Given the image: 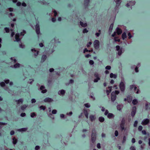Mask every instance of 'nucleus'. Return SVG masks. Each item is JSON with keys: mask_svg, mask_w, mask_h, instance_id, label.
Returning <instances> with one entry per match:
<instances>
[{"mask_svg": "<svg viewBox=\"0 0 150 150\" xmlns=\"http://www.w3.org/2000/svg\"><path fill=\"white\" fill-rule=\"evenodd\" d=\"M40 108L41 110H44L45 109V107L43 105H41L40 107Z\"/></svg>", "mask_w": 150, "mask_h": 150, "instance_id": "nucleus-45", "label": "nucleus"}, {"mask_svg": "<svg viewBox=\"0 0 150 150\" xmlns=\"http://www.w3.org/2000/svg\"><path fill=\"white\" fill-rule=\"evenodd\" d=\"M57 111L55 110H53L52 111V113L53 114H55L56 113Z\"/></svg>", "mask_w": 150, "mask_h": 150, "instance_id": "nucleus-59", "label": "nucleus"}, {"mask_svg": "<svg viewBox=\"0 0 150 150\" xmlns=\"http://www.w3.org/2000/svg\"><path fill=\"white\" fill-rule=\"evenodd\" d=\"M89 64L90 65H92L94 64V62L92 60H90L89 62Z\"/></svg>", "mask_w": 150, "mask_h": 150, "instance_id": "nucleus-56", "label": "nucleus"}, {"mask_svg": "<svg viewBox=\"0 0 150 150\" xmlns=\"http://www.w3.org/2000/svg\"><path fill=\"white\" fill-rule=\"evenodd\" d=\"M100 79V78H97L96 79H94V82H98L99 80Z\"/></svg>", "mask_w": 150, "mask_h": 150, "instance_id": "nucleus-48", "label": "nucleus"}, {"mask_svg": "<svg viewBox=\"0 0 150 150\" xmlns=\"http://www.w3.org/2000/svg\"><path fill=\"white\" fill-rule=\"evenodd\" d=\"M4 30L7 33H8L10 31V30L9 28L6 27L4 28Z\"/></svg>", "mask_w": 150, "mask_h": 150, "instance_id": "nucleus-42", "label": "nucleus"}, {"mask_svg": "<svg viewBox=\"0 0 150 150\" xmlns=\"http://www.w3.org/2000/svg\"><path fill=\"white\" fill-rule=\"evenodd\" d=\"M26 32L25 30H23V31L21 32L20 34V35L21 36H22L23 37L25 34H26Z\"/></svg>", "mask_w": 150, "mask_h": 150, "instance_id": "nucleus-28", "label": "nucleus"}, {"mask_svg": "<svg viewBox=\"0 0 150 150\" xmlns=\"http://www.w3.org/2000/svg\"><path fill=\"white\" fill-rule=\"evenodd\" d=\"M114 37L113 39L115 42H120V37L117 35H116L114 36H112Z\"/></svg>", "mask_w": 150, "mask_h": 150, "instance_id": "nucleus-14", "label": "nucleus"}, {"mask_svg": "<svg viewBox=\"0 0 150 150\" xmlns=\"http://www.w3.org/2000/svg\"><path fill=\"white\" fill-rule=\"evenodd\" d=\"M52 101L53 100L50 98H46L44 100V101L45 102H50Z\"/></svg>", "mask_w": 150, "mask_h": 150, "instance_id": "nucleus-16", "label": "nucleus"}, {"mask_svg": "<svg viewBox=\"0 0 150 150\" xmlns=\"http://www.w3.org/2000/svg\"><path fill=\"white\" fill-rule=\"evenodd\" d=\"M127 101L128 103H130L132 101V98H130V97L128 96L127 97Z\"/></svg>", "mask_w": 150, "mask_h": 150, "instance_id": "nucleus-40", "label": "nucleus"}, {"mask_svg": "<svg viewBox=\"0 0 150 150\" xmlns=\"http://www.w3.org/2000/svg\"><path fill=\"white\" fill-rule=\"evenodd\" d=\"M99 120L100 122H102L104 121V118L102 117H100L99 118Z\"/></svg>", "mask_w": 150, "mask_h": 150, "instance_id": "nucleus-35", "label": "nucleus"}, {"mask_svg": "<svg viewBox=\"0 0 150 150\" xmlns=\"http://www.w3.org/2000/svg\"><path fill=\"white\" fill-rule=\"evenodd\" d=\"M136 106H134L132 108V111L131 112V115L132 117H134L136 113Z\"/></svg>", "mask_w": 150, "mask_h": 150, "instance_id": "nucleus-13", "label": "nucleus"}, {"mask_svg": "<svg viewBox=\"0 0 150 150\" xmlns=\"http://www.w3.org/2000/svg\"><path fill=\"white\" fill-rule=\"evenodd\" d=\"M113 116V115L112 113H109L108 114V117L109 118H111Z\"/></svg>", "mask_w": 150, "mask_h": 150, "instance_id": "nucleus-39", "label": "nucleus"}, {"mask_svg": "<svg viewBox=\"0 0 150 150\" xmlns=\"http://www.w3.org/2000/svg\"><path fill=\"white\" fill-rule=\"evenodd\" d=\"M88 32V30L86 28L84 29L83 30V33H87Z\"/></svg>", "mask_w": 150, "mask_h": 150, "instance_id": "nucleus-52", "label": "nucleus"}, {"mask_svg": "<svg viewBox=\"0 0 150 150\" xmlns=\"http://www.w3.org/2000/svg\"><path fill=\"white\" fill-rule=\"evenodd\" d=\"M113 93V94H115V95H118L119 93V91L117 90H115V92H112Z\"/></svg>", "mask_w": 150, "mask_h": 150, "instance_id": "nucleus-44", "label": "nucleus"}, {"mask_svg": "<svg viewBox=\"0 0 150 150\" xmlns=\"http://www.w3.org/2000/svg\"><path fill=\"white\" fill-rule=\"evenodd\" d=\"M89 2L90 0H84V4L86 6H88Z\"/></svg>", "mask_w": 150, "mask_h": 150, "instance_id": "nucleus-30", "label": "nucleus"}, {"mask_svg": "<svg viewBox=\"0 0 150 150\" xmlns=\"http://www.w3.org/2000/svg\"><path fill=\"white\" fill-rule=\"evenodd\" d=\"M110 77L111 78H114L116 79L117 77V75L116 74H113L112 73H111L110 75Z\"/></svg>", "mask_w": 150, "mask_h": 150, "instance_id": "nucleus-21", "label": "nucleus"}, {"mask_svg": "<svg viewBox=\"0 0 150 150\" xmlns=\"http://www.w3.org/2000/svg\"><path fill=\"white\" fill-rule=\"evenodd\" d=\"M125 125L124 124H120V127L121 128V131H122L125 128Z\"/></svg>", "mask_w": 150, "mask_h": 150, "instance_id": "nucleus-32", "label": "nucleus"}, {"mask_svg": "<svg viewBox=\"0 0 150 150\" xmlns=\"http://www.w3.org/2000/svg\"><path fill=\"white\" fill-rule=\"evenodd\" d=\"M138 103V101L136 99H134L132 101V103L134 105L137 104Z\"/></svg>", "mask_w": 150, "mask_h": 150, "instance_id": "nucleus-34", "label": "nucleus"}, {"mask_svg": "<svg viewBox=\"0 0 150 150\" xmlns=\"http://www.w3.org/2000/svg\"><path fill=\"white\" fill-rule=\"evenodd\" d=\"M27 107V106L26 105H24L21 106V109L22 110H23L25 109Z\"/></svg>", "mask_w": 150, "mask_h": 150, "instance_id": "nucleus-43", "label": "nucleus"}, {"mask_svg": "<svg viewBox=\"0 0 150 150\" xmlns=\"http://www.w3.org/2000/svg\"><path fill=\"white\" fill-rule=\"evenodd\" d=\"M96 138V131L95 129H93L92 131V133L91 135V141L93 143H94Z\"/></svg>", "mask_w": 150, "mask_h": 150, "instance_id": "nucleus-1", "label": "nucleus"}, {"mask_svg": "<svg viewBox=\"0 0 150 150\" xmlns=\"http://www.w3.org/2000/svg\"><path fill=\"white\" fill-rule=\"evenodd\" d=\"M119 87L121 91L123 92L125 90V86L124 82L122 81H121L119 85Z\"/></svg>", "mask_w": 150, "mask_h": 150, "instance_id": "nucleus-6", "label": "nucleus"}, {"mask_svg": "<svg viewBox=\"0 0 150 150\" xmlns=\"http://www.w3.org/2000/svg\"><path fill=\"white\" fill-rule=\"evenodd\" d=\"M0 86L2 87H4L5 86V83L4 82H1L0 83Z\"/></svg>", "mask_w": 150, "mask_h": 150, "instance_id": "nucleus-41", "label": "nucleus"}, {"mask_svg": "<svg viewBox=\"0 0 150 150\" xmlns=\"http://www.w3.org/2000/svg\"><path fill=\"white\" fill-rule=\"evenodd\" d=\"M115 134L116 137H117L118 135V132L117 130L115 131Z\"/></svg>", "mask_w": 150, "mask_h": 150, "instance_id": "nucleus-54", "label": "nucleus"}, {"mask_svg": "<svg viewBox=\"0 0 150 150\" xmlns=\"http://www.w3.org/2000/svg\"><path fill=\"white\" fill-rule=\"evenodd\" d=\"M79 23L80 25L83 27L85 28L87 26V24L86 23H84L83 22L80 21Z\"/></svg>", "mask_w": 150, "mask_h": 150, "instance_id": "nucleus-18", "label": "nucleus"}, {"mask_svg": "<svg viewBox=\"0 0 150 150\" xmlns=\"http://www.w3.org/2000/svg\"><path fill=\"white\" fill-rule=\"evenodd\" d=\"M27 128H24L18 129V131L19 132H25L27 130Z\"/></svg>", "mask_w": 150, "mask_h": 150, "instance_id": "nucleus-22", "label": "nucleus"}, {"mask_svg": "<svg viewBox=\"0 0 150 150\" xmlns=\"http://www.w3.org/2000/svg\"><path fill=\"white\" fill-rule=\"evenodd\" d=\"M113 24L112 23L110 25V27L109 29V30H110L111 31L112 30L113 27Z\"/></svg>", "mask_w": 150, "mask_h": 150, "instance_id": "nucleus-46", "label": "nucleus"}, {"mask_svg": "<svg viewBox=\"0 0 150 150\" xmlns=\"http://www.w3.org/2000/svg\"><path fill=\"white\" fill-rule=\"evenodd\" d=\"M31 51L33 53L35 57L37 56L39 54V51L36 50L35 48L32 49Z\"/></svg>", "mask_w": 150, "mask_h": 150, "instance_id": "nucleus-12", "label": "nucleus"}, {"mask_svg": "<svg viewBox=\"0 0 150 150\" xmlns=\"http://www.w3.org/2000/svg\"><path fill=\"white\" fill-rule=\"evenodd\" d=\"M12 139L13 140V144L14 145L16 144L17 142V139L15 137L13 138Z\"/></svg>", "mask_w": 150, "mask_h": 150, "instance_id": "nucleus-29", "label": "nucleus"}, {"mask_svg": "<svg viewBox=\"0 0 150 150\" xmlns=\"http://www.w3.org/2000/svg\"><path fill=\"white\" fill-rule=\"evenodd\" d=\"M90 118L91 121L93 122L94 120L96 119L95 116L93 115H91L90 116Z\"/></svg>", "mask_w": 150, "mask_h": 150, "instance_id": "nucleus-20", "label": "nucleus"}, {"mask_svg": "<svg viewBox=\"0 0 150 150\" xmlns=\"http://www.w3.org/2000/svg\"><path fill=\"white\" fill-rule=\"evenodd\" d=\"M89 52L90 53L93 52L94 54H95V52H93V48H91L89 50H88L86 48H85L83 51V53H85L86 52Z\"/></svg>", "mask_w": 150, "mask_h": 150, "instance_id": "nucleus-10", "label": "nucleus"}, {"mask_svg": "<svg viewBox=\"0 0 150 150\" xmlns=\"http://www.w3.org/2000/svg\"><path fill=\"white\" fill-rule=\"evenodd\" d=\"M22 38V37L21 36L19 33H17L15 35L16 41L17 42H21V40Z\"/></svg>", "mask_w": 150, "mask_h": 150, "instance_id": "nucleus-4", "label": "nucleus"}, {"mask_svg": "<svg viewBox=\"0 0 150 150\" xmlns=\"http://www.w3.org/2000/svg\"><path fill=\"white\" fill-rule=\"evenodd\" d=\"M150 122V120L148 118L144 119L142 122L141 124L143 125H147Z\"/></svg>", "mask_w": 150, "mask_h": 150, "instance_id": "nucleus-9", "label": "nucleus"}, {"mask_svg": "<svg viewBox=\"0 0 150 150\" xmlns=\"http://www.w3.org/2000/svg\"><path fill=\"white\" fill-rule=\"evenodd\" d=\"M122 33V29L119 28H117L116 30L112 35V36H114L116 35H120Z\"/></svg>", "mask_w": 150, "mask_h": 150, "instance_id": "nucleus-2", "label": "nucleus"}, {"mask_svg": "<svg viewBox=\"0 0 150 150\" xmlns=\"http://www.w3.org/2000/svg\"><path fill=\"white\" fill-rule=\"evenodd\" d=\"M13 9L12 8H9L8 9V10L10 11H13Z\"/></svg>", "mask_w": 150, "mask_h": 150, "instance_id": "nucleus-62", "label": "nucleus"}, {"mask_svg": "<svg viewBox=\"0 0 150 150\" xmlns=\"http://www.w3.org/2000/svg\"><path fill=\"white\" fill-rule=\"evenodd\" d=\"M142 128H143L142 127L141 125H140L139 126V127L138 128V129L139 131H141L142 130Z\"/></svg>", "mask_w": 150, "mask_h": 150, "instance_id": "nucleus-51", "label": "nucleus"}, {"mask_svg": "<svg viewBox=\"0 0 150 150\" xmlns=\"http://www.w3.org/2000/svg\"><path fill=\"white\" fill-rule=\"evenodd\" d=\"M126 141V137L125 136H124L123 137L122 143H124Z\"/></svg>", "mask_w": 150, "mask_h": 150, "instance_id": "nucleus-49", "label": "nucleus"}, {"mask_svg": "<svg viewBox=\"0 0 150 150\" xmlns=\"http://www.w3.org/2000/svg\"><path fill=\"white\" fill-rule=\"evenodd\" d=\"M101 34V30H98V33H96L95 34L96 35L97 37H98L100 34Z\"/></svg>", "mask_w": 150, "mask_h": 150, "instance_id": "nucleus-37", "label": "nucleus"}, {"mask_svg": "<svg viewBox=\"0 0 150 150\" xmlns=\"http://www.w3.org/2000/svg\"><path fill=\"white\" fill-rule=\"evenodd\" d=\"M92 44V42L91 40V41L88 42V43L87 44L86 47L88 48L90 47Z\"/></svg>", "mask_w": 150, "mask_h": 150, "instance_id": "nucleus-36", "label": "nucleus"}, {"mask_svg": "<svg viewBox=\"0 0 150 150\" xmlns=\"http://www.w3.org/2000/svg\"><path fill=\"white\" fill-rule=\"evenodd\" d=\"M116 51H118L117 53L118 55L119 56H120L122 53V48H120L119 45L116 46Z\"/></svg>", "mask_w": 150, "mask_h": 150, "instance_id": "nucleus-5", "label": "nucleus"}, {"mask_svg": "<svg viewBox=\"0 0 150 150\" xmlns=\"http://www.w3.org/2000/svg\"><path fill=\"white\" fill-rule=\"evenodd\" d=\"M20 47L22 48H24L25 47V45L23 44L22 43L20 44L19 45Z\"/></svg>", "mask_w": 150, "mask_h": 150, "instance_id": "nucleus-61", "label": "nucleus"}, {"mask_svg": "<svg viewBox=\"0 0 150 150\" xmlns=\"http://www.w3.org/2000/svg\"><path fill=\"white\" fill-rule=\"evenodd\" d=\"M85 106L86 107L88 108L90 107V105H89V104L88 103H86L84 104Z\"/></svg>", "mask_w": 150, "mask_h": 150, "instance_id": "nucleus-55", "label": "nucleus"}, {"mask_svg": "<svg viewBox=\"0 0 150 150\" xmlns=\"http://www.w3.org/2000/svg\"><path fill=\"white\" fill-rule=\"evenodd\" d=\"M11 59L12 60V62L15 64L13 66H20V64L17 63V60L15 57H12L11 58Z\"/></svg>", "mask_w": 150, "mask_h": 150, "instance_id": "nucleus-8", "label": "nucleus"}, {"mask_svg": "<svg viewBox=\"0 0 150 150\" xmlns=\"http://www.w3.org/2000/svg\"><path fill=\"white\" fill-rule=\"evenodd\" d=\"M138 123V121L137 120H136L134 122V126L135 127H137V125Z\"/></svg>", "mask_w": 150, "mask_h": 150, "instance_id": "nucleus-47", "label": "nucleus"}, {"mask_svg": "<svg viewBox=\"0 0 150 150\" xmlns=\"http://www.w3.org/2000/svg\"><path fill=\"white\" fill-rule=\"evenodd\" d=\"M130 150H135L136 149L135 147L134 146H131L130 147Z\"/></svg>", "mask_w": 150, "mask_h": 150, "instance_id": "nucleus-58", "label": "nucleus"}, {"mask_svg": "<svg viewBox=\"0 0 150 150\" xmlns=\"http://www.w3.org/2000/svg\"><path fill=\"white\" fill-rule=\"evenodd\" d=\"M117 4H120L121 3V0H114Z\"/></svg>", "mask_w": 150, "mask_h": 150, "instance_id": "nucleus-38", "label": "nucleus"}, {"mask_svg": "<svg viewBox=\"0 0 150 150\" xmlns=\"http://www.w3.org/2000/svg\"><path fill=\"white\" fill-rule=\"evenodd\" d=\"M97 147L98 149H100L101 147L100 146V143H98L97 144Z\"/></svg>", "mask_w": 150, "mask_h": 150, "instance_id": "nucleus-60", "label": "nucleus"}, {"mask_svg": "<svg viewBox=\"0 0 150 150\" xmlns=\"http://www.w3.org/2000/svg\"><path fill=\"white\" fill-rule=\"evenodd\" d=\"M111 98L112 101L114 102L116 98V96L115 94H113V92L111 94Z\"/></svg>", "mask_w": 150, "mask_h": 150, "instance_id": "nucleus-15", "label": "nucleus"}, {"mask_svg": "<svg viewBox=\"0 0 150 150\" xmlns=\"http://www.w3.org/2000/svg\"><path fill=\"white\" fill-rule=\"evenodd\" d=\"M122 38L123 40L127 38V35L124 32L122 35Z\"/></svg>", "mask_w": 150, "mask_h": 150, "instance_id": "nucleus-27", "label": "nucleus"}, {"mask_svg": "<svg viewBox=\"0 0 150 150\" xmlns=\"http://www.w3.org/2000/svg\"><path fill=\"white\" fill-rule=\"evenodd\" d=\"M16 102H17L18 104H19L20 103H22L23 102V100L21 98L19 99L18 100H16Z\"/></svg>", "mask_w": 150, "mask_h": 150, "instance_id": "nucleus-24", "label": "nucleus"}, {"mask_svg": "<svg viewBox=\"0 0 150 150\" xmlns=\"http://www.w3.org/2000/svg\"><path fill=\"white\" fill-rule=\"evenodd\" d=\"M84 114L86 117V118L88 119V113L86 110H84Z\"/></svg>", "mask_w": 150, "mask_h": 150, "instance_id": "nucleus-25", "label": "nucleus"}, {"mask_svg": "<svg viewBox=\"0 0 150 150\" xmlns=\"http://www.w3.org/2000/svg\"><path fill=\"white\" fill-rule=\"evenodd\" d=\"M52 12L54 14V17H56L58 16V12L55 10H53L52 11Z\"/></svg>", "mask_w": 150, "mask_h": 150, "instance_id": "nucleus-31", "label": "nucleus"}, {"mask_svg": "<svg viewBox=\"0 0 150 150\" xmlns=\"http://www.w3.org/2000/svg\"><path fill=\"white\" fill-rule=\"evenodd\" d=\"M108 88L109 89V90H106V93L107 94V95H108L109 93H110L111 91L112 88V86H109L108 87Z\"/></svg>", "mask_w": 150, "mask_h": 150, "instance_id": "nucleus-23", "label": "nucleus"}, {"mask_svg": "<svg viewBox=\"0 0 150 150\" xmlns=\"http://www.w3.org/2000/svg\"><path fill=\"white\" fill-rule=\"evenodd\" d=\"M35 31L37 34L38 35H39L40 34V28L39 25L38 24H36L35 27Z\"/></svg>", "mask_w": 150, "mask_h": 150, "instance_id": "nucleus-11", "label": "nucleus"}, {"mask_svg": "<svg viewBox=\"0 0 150 150\" xmlns=\"http://www.w3.org/2000/svg\"><path fill=\"white\" fill-rule=\"evenodd\" d=\"M135 4L134 1H131L128 2L126 4V6L127 7H131L132 6L134 5Z\"/></svg>", "mask_w": 150, "mask_h": 150, "instance_id": "nucleus-7", "label": "nucleus"}, {"mask_svg": "<svg viewBox=\"0 0 150 150\" xmlns=\"http://www.w3.org/2000/svg\"><path fill=\"white\" fill-rule=\"evenodd\" d=\"M47 58V56L45 54H43L41 58V62H44Z\"/></svg>", "mask_w": 150, "mask_h": 150, "instance_id": "nucleus-17", "label": "nucleus"}, {"mask_svg": "<svg viewBox=\"0 0 150 150\" xmlns=\"http://www.w3.org/2000/svg\"><path fill=\"white\" fill-rule=\"evenodd\" d=\"M94 76L96 77V78H100L99 76V75H98V73H95L94 74Z\"/></svg>", "mask_w": 150, "mask_h": 150, "instance_id": "nucleus-57", "label": "nucleus"}, {"mask_svg": "<svg viewBox=\"0 0 150 150\" xmlns=\"http://www.w3.org/2000/svg\"><path fill=\"white\" fill-rule=\"evenodd\" d=\"M42 90L41 92L43 93H45L47 92V90L46 89Z\"/></svg>", "mask_w": 150, "mask_h": 150, "instance_id": "nucleus-63", "label": "nucleus"}, {"mask_svg": "<svg viewBox=\"0 0 150 150\" xmlns=\"http://www.w3.org/2000/svg\"><path fill=\"white\" fill-rule=\"evenodd\" d=\"M58 94L60 95H63L65 93V91L64 90H62L60 91H59L58 92Z\"/></svg>", "mask_w": 150, "mask_h": 150, "instance_id": "nucleus-26", "label": "nucleus"}, {"mask_svg": "<svg viewBox=\"0 0 150 150\" xmlns=\"http://www.w3.org/2000/svg\"><path fill=\"white\" fill-rule=\"evenodd\" d=\"M125 120L124 118H122V120L121 121V124H123L125 125Z\"/></svg>", "mask_w": 150, "mask_h": 150, "instance_id": "nucleus-53", "label": "nucleus"}, {"mask_svg": "<svg viewBox=\"0 0 150 150\" xmlns=\"http://www.w3.org/2000/svg\"><path fill=\"white\" fill-rule=\"evenodd\" d=\"M36 102V100H35V99L34 98H33L32 99V100H31L32 103H35Z\"/></svg>", "mask_w": 150, "mask_h": 150, "instance_id": "nucleus-64", "label": "nucleus"}, {"mask_svg": "<svg viewBox=\"0 0 150 150\" xmlns=\"http://www.w3.org/2000/svg\"><path fill=\"white\" fill-rule=\"evenodd\" d=\"M134 34L132 32H130L128 33V36L129 39H130L133 36Z\"/></svg>", "mask_w": 150, "mask_h": 150, "instance_id": "nucleus-19", "label": "nucleus"}, {"mask_svg": "<svg viewBox=\"0 0 150 150\" xmlns=\"http://www.w3.org/2000/svg\"><path fill=\"white\" fill-rule=\"evenodd\" d=\"M94 47L96 50L98 49L99 47L100 42L98 40H96L93 42Z\"/></svg>", "mask_w": 150, "mask_h": 150, "instance_id": "nucleus-3", "label": "nucleus"}, {"mask_svg": "<svg viewBox=\"0 0 150 150\" xmlns=\"http://www.w3.org/2000/svg\"><path fill=\"white\" fill-rule=\"evenodd\" d=\"M134 88V90L135 91L137 88V87L136 86H134V85H131L130 86V89L131 90L132 89Z\"/></svg>", "mask_w": 150, "mask_h": 150, "instance_id": "nucleus-33", "label": "nucleus"}, {"mask_svg": "<svg viewBox=\"0 0 150 150\" xmlns=\"http://www.w3.org/2000/svg\"><path fill=\"white\" fill-rule=\"evenodd\" d=\"M36 116V114L35 112H33L31 114L30 116L32 117H33Z\"/></svg>", "mask_w": 150, "mask_h": 150, "instance_id": "nucleus-50", "label": "nucleus"}]
</instances>
